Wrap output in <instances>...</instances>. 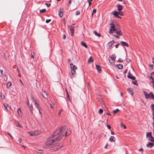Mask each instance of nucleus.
Here are the masks:
<instances>
[{
  "mask_svg": "<svg viewBox=\"0 0 154 154\" xmlns=\"http://www.w3.org/2000/svg\"><path fill=\"white\" fill-rule=\"evenodd\" d=\"M59 140L58 139V138L56 137L54 138H48L47 140L45 145L43 146V148H49L57 143Z\"/></svg>",
  "mask_w": 154,
  "mask_h": 154,
  "instance_id": "1",
  "label": "nucleus"
},
{
  "mask_svg": "<svg viewBox=\"0 0 154 154\" xmlns=\"http://www.w3.org/2000/svg\"><path fill=\"white\" fill-rule=\"evenodd\" d=\"M59 140L58 139V138L56 137L54 138H48L47 140L45 145L43 146V148H49L57 143Z\"/></svg>",
  "mask_w": 154,
  "mask_h": 154,
  "instance_id": "2",
  "label": "nucleus"
},
{
  "mask_svg": "<svg viewBox=\"0 0 154 154\" xmlns=\"http://www.w3.org/2000/svg\"><path fill=\"white\" fill-rule=\"evenodd\" d=\"M66 128V126H62L59 128L54 133V136L58 135V137H56L58 138V139L59 140L61 139L64 136L63 133L65 131Z\"/></svg>",
  "mask_w": 154,
  "mask_h": 154,
  "instance_id": "3",
  "label": "nucleus"
},
{
  "mask_svg": "<svg viewBox=\"0 0 154 154\" xmlns=\"http://www.w3.org/2000/svg\"><path fill=\"white\" fill-rule=\"evenodd\" d=\"M110 27L109 31V33L110 34H112L113 32L116 33L118 35H121L122 34V33L121 31L120 30H117L116 28V26L113 23L110 24Z\"/></svg>",
  "mask_w": 154,
  "mask_h": 154,
  "instance_id": "4",
  "label": "nucleus"
},
{
  "mask_svg": "<svg viewBox=\"0 0 154 154\" xmlns=\"http://www.w3.org/2000/svg\"><path fill=\"white\" fill-rule=\"evenodd\" d=\"M144 94L145 98L146 99H148L151 98L152 99H154V95L152 92H150L149 94H147L145 91H143Z\"/></svg>",
  "mask_w": 154,
  "mask_h": 154,
  "instance_id": "5",
  "label": "nucleus"
},
{
  "mask_svg": "<svg viewBox=\"0 0 154 154\" xmlns=\"http://www.w3.org/2000/svg\"><path fill=\"white\" fill-rule=\"evenodd\" d=\"M41 132V131H34L29 132L27 133L31 136H35L39 134Z\"/></svg>",
  "mask_w": 154,
  "mask_h": 154,
  "instance_id": "6",
  "label": "nucleus"
},
{
  "mask_svg": "<svg viewBox=\"0 0 154 154\" xmlns=\"http://www.w3.org/2000/svg\"><path fill=\"white\" fill-rule=\"evenodd\" d=\"M31 98L33 101H34L35 103V106L38 108V109H39V104L38 103L37 101V100L34 98V97L33 96H31Z\"/></svg>",
  "mask_w": 154,
  "mask_h": 154,
  "instance_id": "7",
  "label": "nucleus"
},
{
  "mask_svg": "<svg viewBox=\"0 0 154 154\" xmlns=\"http://www.w3.org/2000/svg\"><path fill=\"white\" fill-rule=\"evenodd\" d=\"M111 14L116 18L119 19L121 18V17L119 16V12H117V11H112Z\"/></svg>",
  "mask_w": 154,
  "mask_h": 154,
  "instance_id": "8",
  "label": "nucleus"
},
{
  "mask_svg": "<svg viewBox=\"0 0 154 154\" xmlns=\"http://www.w3.org/2000/svg\"><path fill=\"white\" fill-rule=\"evenodd\" d=\"M115 42L113 40L109 42L107 44V48L108 49L110 48L112 45Z\"/></svg>",
  "mask_w": 154,
  "mask_h": 154,
  "instance_id": "9",
  "label": "nucleus"
},
{
  "mask_svg": "<svg viewBox=\"0 0 154 154\" xmlns=\"http://www.w3.org/2000/svg\"><path fill=\"white\" fill-rule=\"evenodd\" d=\"M154 146V142L151 143L149 142L147 144L146 146L149 148H151Z\"/></svg>",
  "mask_w": 154,
  "mask_h": 154,
  "instance_id": "10",
  "label": "nucleus"
},
{
  "mask_svg": "<svg viewBox=\"0 0 154 154\" xmlns=\"http://www.w3.org/2000/svg\"><path fill=\"white\" fill-rule=\"evenodd\" d=\"M34 151L36 153L39 154H42L43 152V150L42 149H36L34 150Z\"/></svg>",
  "mask_w": 154,
  "mask_h": 154,
  "instance_id": "11",
  "label": "nucleus"
},
{
  "mask_svg": "<svg viewBox=\"0 0 154 154\" xmlns=\"http://www.w3.org/2000/svg\"><path fill=\"white\" fill-rule=\"evenodd\" d=\"M117 7L118 11H121L123 9V6L119 4H118L117 5Z\"/></svg>",
  "mask_w": 154,
  "mask_h": 154,
  "instance_id": "12",
  "label": "nucleus"
},
{
  "mask_svg": "<svg viewBox=\"0 0 154 154\" xmlns=\"http://www.w3.org/2000/svg\"><path fill=\"white\" fill-rule=\"evenodd\" d=\"M63 9H62L61 8H60L58 11V15L60 17H62L63 15V13L62 11Z\"/></svg>",
  "mask_w": 154,
  "mask_h": 154,
  "instance_id": "13",
  "label": "nucleus"
},
{
  "mask_svg": "<svg viewBox=\"0 0 154 154\" xmlns=\"http://www.w3.org/2000/svg\"><path fill=\"white\" fill-rule=\"evenodd\" d=\"M71 132V130L70 129H68L65 132V136H66L68 135H70Z\"/></svg>",
  "mask_w": 154,
  "mask_h": 154,
  "instance_id": "14",
  "label": "nucleus"
},
{
  "mask_svg": "<svg viewBox=\"0 0 154 154\" xmlns=\"http://www.w3.org/2000/svg\"><path fill=\"white\" fill-rule=\"evenodd\" d=\"M42 97L45 98L46 99L48 97V94L45 92H42Z\"/></svg>",
  "mask_w": 154,
  "mask_h": 154,
  "instance_id": "15",
  "label": "nucleus"
},
{
  "mask_svg": "<svg viewBox=\"0 0 154 154\" xmlns=\"http://www.w3.org/2000/svg\"><path fill=\"white\" fill-rule=\"evenodd\" d=\"M127 76L128 78L132 80H135V77L132 75H131L130 73L128 74Z\"/></svg>",
  "mask_w": 154,
  "mask_h": 154,
  "instance_id": "16",
  "label": "nucleus"
},
{
  "mask_svg": "<svg viewBox=\"0 0 154 154\" xmlns=\"http://www.w3.org/2000/svg\"><path fill=\"white\" fill-rule=\"evenodd\" d=\"M127 90L128 92H129L131 95L132 96L133 94V89L132 88H130L127 89Z\"/></svg>",
  "mask_w": 154,
  "mask_h": 154,
  "instance_id": "17",
  "label": "nucleus"
},
{
  "mask_svg": "<svg viewBox=\"0 0 154 154\" xmlns=\"http://www.w3.org/2000/svg\"><path fill=\"white\" fill-rule=\"evenodd\" d=\"M14 124L16 126H18L20 128L22 127V125L20 124L19 122L18 121H15Z\"/></svg>",
  "mask_w": 154,
  "mask_h": 154,
  "instance_id": "18",
  "label": "nucleus"
},
{
  "mask_svg": "<svg viewBox=\"0 0 154 154\" xmlns=\"http://www.w3.org/2000/svg\"><path fill=\"white\" fill-rule=\"evenodd\" d=\"M116 57L115 54H113L111 55L109 58L115 61Z\"/></svg>",
  "mask_w": 154,
  "mask_h": 154,
  "instance_id": "19",
  "label": "nucleus"
},
{
  "mask_svg": "<svg viewBox=\"0 0 154 154\" xmlns=\"http://www.w3.org/2000/svg\"><path fill=\"white\" fill-rule=\"evenodd\" d=\"M76 69L77 68H72L71 72L72 75H73L75 74V71Z\"/></svg>",
  "mask_w": 154,
  "mask_h": 154,
  "instance_id": "20",
  "label": "nucleus"
},
{
  "mask_svg": "<svg viewBox=\"0 0 154 154\" xmlns=\"http://www.w3.org/2000/svg\"><path fill=\"white\" fill-rule=\"evenodd\" d=\"M61 147V146H55L52 148V150L54 151H56Z\"/></svg>",
  "mask_w": 154,
  "mask_h": 154,
  "instance_id": "21",
  "label": "nucleus"
},
{
  "mask_svg": "<svg viewBox=\"0 0 154 154\" xmlns=\"http://www.w3.org/2000/svg\"><path fill=\"white\" fill-rule=\"evenodd\" d=\"M115 137L114 136H111L109 139V140L111 142H113L115 140Z\"/></svg>",
  "mask_w": 154,
  "mask_h": 154,
  "instance_id": "22",
  "label": "nucleus"
},
{
  "mask_svg": "<svg viewBox=\"0 0 154 154\" xmlns=\"http://www.w3.org/2000/svg\"><path fill=\"white\" fill-rule=\"evenodd\" d=\"M93 61V58L91 56L89 57L88 60V63H91Z\"/></svg>",
  "mask_w": 154,
  "mask_h": 154,
  "instance_id": "23",
  "label": "nucleus"
},
{
  "mask_svg": "<svg viewBox=\"0 0 154 154\" xmlns=\"http://www.w3.org/2000/svg\"><path fill=\"white\" fill-rule=\"evenodd\" d=\"M121 43L123 46H128V45L125 42L122 41L121 42Z\"/></svg>",
  "mask_w": 154,
  "mask_h": 154,
  "instance_id": "24",
  "label": "nucleus"
},
{
  "mask_svg": "<svg viewBox=\"0 0 154 154\" xmlns=\"http://www.w3.org/2000/svg\"><path fill=\"white\" fill-rule=\"evenodd\" d=\"M69 29L70 31H71V32L74 31V28L75 27L74 26H69Z\"/></svg>",
  "mask_w": 154,
  "mask_h": 154,
  "instance_id": "25",
  "label": "nucleus"
},
{
  "mask_svg": "<svg viewBox=\"0 0 154 154\" xmlns=\"http://www.w3.org/2000/svg\"><path fill=\"white\" fill-rule=\"evenodd\" d=\"M109 61L111 64L112 65L114 64L115 61L109 58Z\"/></svg>",
  "mask_w": 154,
  "mask_h": 154,
  "instance_id": "26",
  "label": "nucleus"
},
{
  "mask_svg": "<svg viewBox=\"0 0 154 154\" xmlns=\"http://www.w3.org/2000/svg\"><path fill=\"white\" fill-rule=\"evenodd\" d=\"M4 105L5 109L7 111H8L9 110L8 108H9V109H10L11 107L8 106V105L7 104H4Z\"/></svg>",
  "mask_w": 154,
  "mask_h": 154,
  "instance_id": "27",
  "label": "nucleus"
},
{
  "mask_svg": "<svg viewBox=\"0 0 154 154\" xmlns=\"http://www.w3.org/2000/svg\"><path fill=\"white\" fill-rule=\"evenodd\" d=\"M148 139L149 140L152 141V143L154 142V137H153L152 136H150Z\"/></svg>",
  "mask_w": 154,
  "mask_h": 154,
  "instance_id": "28",
  "label": "nucleus"
},
{
  "mask_svg": "<svg viewBox=\"0 0 154 154\" xmlns=\"http://www.w3.org/2000/svg\"><path fill=\"white\" fill-rule=\"evenodd\" d=\"M81 45L82 46L86 48H88L87 46L86 45V44L83 42H81Z\"/></svg>",
  "mask_w": 154,
  "mask_h": 154,
  "instance_id": "29",
  "label": "nucleus"
},
{
  "mask_svg": "<svg viewBox=\"0 0 154 154\" xmlns=\"http://www.w3.org/2000/svg\"><path fill=\"white\" fill-rule=\"evenodd\" d=\"M152 133L151 132H148L146 133V136L149 138L150 137L152 136Z\"/></svg>",
  "mask_w": 154,
  "mask_h": 154,
  "instance_id": "30",
  "label": "nucleus"
},
{
  "mask_svg": "<svg viewBox=\"0 0 154 154\" xmlns=\"http://www.w3.org/2000/svg\"><path fill=\"white\" fill-rule=\"evenodd\" d=\"M12 84L10 82H9L7 84L6 87L7 88H8L10 87L11 86Z\"/></svg>",
  "mask_w": 154,
  "mask_h": 154,
  "instance_id": "31",
  "label": "nucleus"
},
{
  "mask_svg": "<svg viewBox=\"0 0 154 154\" xmlns=\"http://www.w3.org/2000/svg\"><path fill=\"white\" fill-rule=\"evenodd\" d=\"M149 79L152 80L151 81V82L152 83V86L153 87H154V82L153 81V79L152 77H150Z\"/></svg>",
  "mask_w": 154,
  "mask_h": 154,
  "instance_id": "32",
  "label": "nucleus"
},
{
  "mask_svg": "<svg viewBox=\"0 0 154 154\" xmlns=\"http://www.w3.org/2000/svg\"><path fill=\"white\" fill-rule=\"evenodd\" d=\"M3 78L5 81H7L8 79V77L6 75H4L3 76Z\"/></svg>",
  "mask_w": 154,
  "mask_h": 154,
  "instance_id": "33",
  "label": "nucleus"
},
{
  "mask_svg": "<svg viewBox=\"0 0 154 154\" xmlns=\"http://www.w3.org/2000/svg\"><path fill=\"white\" fill-rule=\"evenodd\" d=\"M94 34L96 35L97 36L99 37L101 36L100 35L99 33H98L96 31H94Z\"/></svg>",
  "mask_w": 154,
  "mask_h": 154,
  "instance_id": "34",
  "label": "nucleus"
},
{
  "mask_svg": "<svg viewBox=\"0 0 154 154\" xmlns=\"http://www.w3.org/2000/svg\"><path fill=\"white\" fill-rule=\"evenodd\" d=\"M17 113L19 116L21 115V110L20 108H19L17 110Z\"/></svg>",
  "mask_w": 154,
  "mask_h": 154,
  "instance_id": "35",
  "label": "nucleus"
},
{
  "mask_svg": "<svg viewBox=\"0 0 154 154\" xmlns=\"http://www.w3.org/2000/svg\"><path fill=\"white\" fill-rule=\"evenodd\" d=\"M119 110L118 109H117L116 110L113 111V112L114 114L116 113L117 112L119 111Z\"/></svg>",
  "mask_w": 154,
  "mask_h": 154,
  "instance_id": "36",
  "label": "nucleus"
},
{
  "mask_svg": "<svg viewBox=\"0 0 154 154\" xmlns=\"http://www.w3.org/2000/svg\"><path fill=\"white\" fill-rule=\"evenodd\" d=\"M50 105L51 108V109H53L54 106V103H51Z\"/></svg>",
  "mask_w": 154,
  "mask_h": 154,
  "instance_id": "37",
  "label": "nucleus"
},
{
  "mask_svg": "<svg viewBox=\"0 0 154 154\" xmlns=\"http://www.w3.org/2000/svg\"><path fill=\"white\" fill-rule=\"evenodd\" d=\"M96 69L98 72L100 73L102 71L101 68H96Z\"/></svg>",
  "mask_w": 154,
  "mask_h": 154,
  "instance_id": "38",
  "label": "nucleus"
},
{
  "mask_svg": "<svg viewBox=\"0 0 154 154\" xmlns=\"http://www.w3.org/2000/svg\"><path fill=\"white\" fill-rule=\"evenodd\" d=\"M120 126L121 127H123L125 129H126V126L125 125H123L122 124H120Z\"/></svg>",
  "mask_w": 154,
  "mask_h": 154,
  "instance_id": "39",
  "label": "nucleus"
},
{
  "mask_svg": "<svg viewBox=\"0 0 154 154\" xmlns=\"http://www.w3.org/2000/svg\"><path fill=\"white\" fill-rule=\"evenodd\" d=\"M119 15H120L121 16H123L124 15V13L123 12H122L121 11H119Z\"/></svg>",
  "mask_w": 154,
  "mask_h": 154,
  "instance_id": "40",
  "label": "nucleus"
},
{
  "mask_svg": "<svg viewBox=\"0 0 154 154\" xmlns=\"http://www.w3.org/2000/svg\"><path fill=\"white\" fill-rule=\"evenodd\" d=\"M96 12V9H94L93 10L92 13L91 14V16H92Z\"/></svg>",
  "mask_w": 154,
  "mask_h": 154,
  "instance_id": "41",
  "label": "nucleus"
},
{
  "mask_svg": "<svg viewBox=\"0 0 154 154\" xmlns=\"http://www.w3.org/2000/svg\"><path fill=\"white\" fill-rule=\"evenodd\" d=\"M30 107L31 112L32 113V110H33V107L32 105L31 104V105L29 107Z\"/></svg>",
  "mask_w": 154,
  "mask_h": 154,
  "instance_id": "42",
  "label": "nucleus"
},
{
  "mask_svg": "<svg viewBox=\"0 0 154 154\" xmlns=\"http://www.w3.org/2000/svg\"><path fill=\"white\" fill-rule=\"evenodd\" d=\"M98 112L100 114H101L103 112V110L102 109H99Z\"/></svg>",
  "mask_w": 154,
  "mask_h": 154,
  "instance_id": "43",
  "label": "nucleus"
},
{
  "mask_svg": "<svg viewBox=\"0 0 154 154\" xmlns=\"http://www.w3.org/2000/svg\"><path fill=\"white\" fill-rule=\"evenodd\" d=\"M1 97L2 99H4L5 98V97L3 94H2L1 95Z\"/></svg>",
  "mask_w": 154,
  "mask_h": 154,
  "instance_id": "44",
  "label": "nucleus"
},
{
  "mask_svg": "<svg viewBox=\"0 0 154 154\" xmlns=\"http://www.w3.org/2000/svg\"><path fill=\"white\" fill-rule=\"evenodd\" d=\"M117 67H123V65L122 64H119L116 65Z\"/></svg>",
  "mask_w": 154,
  "mask_h": 154,
  "instance_id": "45",
  "label": "nucleus"
},
{
  "mask_svg": "<svg viewBox=\"0 0 154 154\" xmlns=\"http://www.w3.org/2000/svg\"><path fill=\"white\" fill-rule=\"evenodd\" d=\"M46 11V9H42L41 10H40V13H43L44 12Z\"/></svg>",
  "mask_w": 154,
  "mask_h": 154,
  "instance_id": "46",
  "label": "nucleus"
},
{
  "mask_svg": "<svg viewBox=\"0 0 154 154\" xmlns=\"http://www.w3.org/2000/svg\"><path fill=\"white\" fill-rule=\"evenodd\" d=\"M132 83L135 85H137V81L136 80L134 81H132Z\"/></svg>",
  "mask_w": 154,
  "mask_h": 154,
  "instance_id": "47",
  "label": "nucleus"
},
{
  "mask_svg": "<svg viewBox=\"0 0 154 154\" xmlns=\"http://www.w3.org/2000/svg\"><path fill=\"white\" fill-rule=\"evenodd\" d=\"M80 14V12L79 11H77L76 12L75 14L76 15H78Z\"/></svg>",
  "mask_w": 154,
  "mask_h": 154,
  "instance_id": "48",
  "label": "nucleus"
},
{
  "mask_svg": "<svg viewBox=\"0 0 154 154\" xmlns=\"http://www.w3.org/2000/svg\"><path fill=\"white\" fill-rule=\"evenodd\" d=\"M51 19L47 20H46L45 22L46 23H49L51 21Z\"/></svg>",
  "mask_w": 154,
  "mask_h": 154,
  "instance_id": "49",
  "label": "nucleus"
},
{
  "mask_svg": "<svg viewBox=\"0 0 154 154\" xmlns=\"http://www.w3.org/2000/svg\"><path fill=\"white\" fill-rule=\"evenodd\" d=\"M22 141V139L20 138H19V139L18 140V141H19L20 143Z\"/></svg>",
  "mask_w": 154,
  "mask_h": 154,
  "instance_id": "50",
  "label": "nucleus"
},
{
  "mask_svg": "<svg viewBox=\"0 0 154 154\" xmlns=\"http://www.w3.org/2000/svg\"><path fill=\"white\" fill-rule=\"evenodd\" d=\"M31 57L32 58H34V54L33 53H31Z\"/></svg>",
  "mask_w": 154,
  "mask_h": 154,
  "instance_id": "51",
  "label": "nucleus"
},
{
  "mask_svg": "<svg viewBox=\"0 0 154 154\" xmlns=\"http://www.w3.org/2000/svg\"><path fill=\"white\" fill-rule=\"evenodd\" d=\"M70 67H71V68L74 67L75 66L72 63L70 65Z\"/></svg>",
  "mask_w": 154,
  "mask_h": 154,
  "instance_id": "52",
  "label": "nucleus"
},
{
  "mask_svg": "<svg viewBox=\"0 0 154 154\" xmlns=\"http://www.w3.org/2000/svg\"><path fill=\"white\" fill-rule=\"evenodd\" d=\"M150 77H152L153 78V77H154V72H152L151 73V75Z\"/></svg>",
  "mask_w": 154,
  "mask_h": 154,
  "instance_id": "53",
  "label": "nucleus"
},
{
  "mask_svg": "<svg viewBox=\"0 0 154 154\" xmlns=\"http://www.w3.org/2000/svg\"><path fill=\"white\" fill-rule=\"evenodd\" d=\"M151 106H152V110H154V104H152L151 105Z\"/></svg>",
  "mask_w": 154,
  "mask_h": 154,
  "instance_id": "54",
  "label": "nucleus"
},
{
  "mask_svg": "<svg viewBox=\"0 0 154 154\" xmlns=\"http://www.w3.org/2000/svg\"><path fill=\"white\" fill-rule=\"evenodd\" d=\"M122 61V60L121 58H119L118 60V61L119 62H121Z\"/></svg>",
  "mask_w": 154,
  "mask_h": 154,
  "instance_id": "55",
  "label": "nucleus"
},
{
  "mask_svg": "<svg viewBox=\"0 0 154 154\" xmlns=\"http://www.w3.org/2000/svg\"><path fill=\"white\" fill-rule=\"evenodd\" d=\"M66 38V35L65 34H64L63 36V38L65 39Z\"/></svg>",
  "mask_w": 154,
  "mask_h": 154,
  "instance_id": "56",
  "label": "nucleus"
},
{
  "mask_svg": "<svg viewBox=\"0 0 154 154\" xmlns=\"http://www.w3.org/2000/svg\"><path fill=\"white\" fill-rule=\"evenodd\" d=\"M131 60L129 59H126V61L128 62H129L131 61Z\"/></svg>",
  "mask_w": 154,
  "mask_h": 154,
  "instance_id": "57",
  "label": "nucleus"
},
{
  "mask_svg": "<svg viewBox=\"0 0 154 154\" xmlns=\"http://www.w3.org/2000/svg\"><path fill=\"white\" fill-rule=\"evenodd\" d=\"M27 105L29 106V100L28 99L26 102Z\"/></svg>",
  "mask_w": 154,
  "mask_h": 154,
  "instance_id": "58",
  "label": "nucleus"
},
{
  "mask_svg": "<svg viewBox=\"0 0 154 154\" xmlns=\"http://www.w3.org/2000/svg\"><path fill=\"white\" fill-rule=\"evenodd\" d=\"M87 1L89 3V5H90L91 4V2H92V1Z\"/></svg>",
  "mask_w": 154,
  "mask_h": 154,
  "instance_id": "59",
  "label": "nucleus"
},
{
  "mask_svg": "<svg viewBox=\"0 0 154 154\" xmlns=\"http://www.w3.org/2000/svg\"><path fill=\"white\" fill-rule=\"evenodd\" d=\"M71 32V35L73 36L74 35V31Z\"/></svg>",
  "mask_w": 154,
  "mask_h": 154,
  "instance_id": "60",
  "label": "nucleus"
},
{
  "mask_svg": "<svg viewBox=\"0 0 154 154\" xmlns=\"http://www.w3.org/2000/svg\"><path fill=\"white\" fill-rule=\"evenodd\" d=\"M107 126L108 128L109 129L111 128V126H110V125H107Z\"/></svg>",
  "mask_w": 154,
  "mask_h": 154,
  "instance_id": "61",
  "label": "nucleus"
},
{
  "mask_svg": "<svg viewBox=\"0 0 154 154\" xmlns=\"http://www.w3.org/2000/svg\"><path fill=\"white\" fill-rule=\"evenodd\" d=\"M143 149L142 148H141L140 149H139V151H142V153H143Z\"/></svg>",
  "mask_w": 154,
  "mask_h": 154,
  "instance_id": "62",
  "label": "nucleus"
},
{
  "mask_svg": "<svg viewBox=\"0 0 154 154\" xmlns=\"http://www.w3.org/2000/svg\"><path fill=\"white\" fill-rule=\"evenodd\" d=\"M62 110H61L59 111V113H58V114L59 115H60V113H61V112H62Z\"/></svg>",
  "mask_w": 154,
  "mask_h": 154,
  "instance_id": "63",
  "label": "nucleus"
},
{
  "mask_svg": "<svg viewBox=\"0 0 154 154\" xmlns=\"http://www.w3.org/2000/svg\"><path fill=\"white\" fill-rule=\"evenodd\" d=\"M45 4L48 6V7H49L51 5L50 4H48L46 3Z\"/></svg>",
  "mask_w": 154,
  "mask_h": 154,
  "instance_id": "64",
  "label": "nucleus"
}]
</instances>
